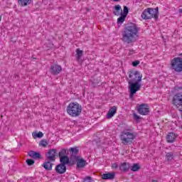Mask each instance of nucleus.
Wrapping results in <instances>:
<instances>
[{
	"label": "nucleus",
	"mask_w": 182,
	"mask_h": 182,
	"mask_svg": "<svg viewBox=\"0 0 182 182\" xmlns=\"http://www.w3.org/2000/svg\"><path fill=\"white\" fill-rule=\"evenodd\" d=\"M129 77L127 79L128 82V89L129 92V98L133 99L134 97V95L141 89V85L140 82H141V78L143 75L140 74L139 71H129Z\"/></svg>",
	"instance_id": "1"
},
{
	"label": "nucleus",
	"mask_w": 182,
	"mask_h": 182,
	"mask_svg": "<svg viewBox=\"0 0 182 182\" xmlns=\"http://www.w3.org/2000/svg\"><path fill=\"white\" fill-rule=\"evenodd\" d=\"M139 31L140 28L136 23H131L127 24L122 31V41L124 43H133L137 41L139 38Z\"/></svg>",
	"instance_id": "2"
},
{
	"label": "nucleus",
	"mask_w": 182,
	"mask_h": 182,
	"mask_svg": "<svg viewBox=\"0 0 182 182\" xmlns=\"http://www.w3.org/2000/svg\"><path fill=\"white\" fill-rule=\"evenodd\" d=\"M120 139L122 144L128 146V144H132V143H133V140L136 139V135L132 129H127L121 132Z\"/></svg>",
	"instance_id": "3"
},
{
	"label": "nucleus",
	"mask_w": 182,
	"mask_h": 182,
	"mask_svg": "<svg viewBox=\"0 0 182 182\" xmlns=\"http://www.w3.org/2000/svg\"><path fill=\"white\" fill-rule=\"evenodd\" d=\"M67 113L71 117H79L82 113V105L76 102H70L67 107Z\"/></svg>",
	"instance_id": "4"
},
{
	"label": "nucleus",
	"mask_w": 182,
	"mask_h": 182,
	"mask_svg": "<svg viewBox=\"0 0 182 182\" xmlns=\"http://www.w3.org/2000/svg\"><path fill=\"white\" fill-rule=\"evenodd\" d=\"M179 57H176L171 61V69L177 73L182 72V53L178 55Z\"/></svg>",
	"instance_id": "5"
},
{
	"label": "nucleus",
	"mask_w": 182,
	"mask_h": 182,
	"mask_svg": "<svg viewBox=\"0 0 182 182\" xmlns=\"http://www.w3.org/2000/svg\"><path fill=\"white\" fill-rule=\"evenodd\" d=\"M141 16L142 19H145L146 21H147V19H151V18H154L156 21L159 19V16H157V14H156L154 11V9L151 8H148L147 9L144 10Z\"/></svg>",
	"instance_id": "6"
},
{
	"label": "nucleus",
	"mask_w": 182,
	"mask_h": 182,
	"mask_svg": "<svg viewBox=\"0 0 182 182\" xmlns=\"http://www.w3.org/2000/svg\"><path fill=\"white\" fill-rule=\"evenodd\" d=\"M136 110L139 114L141 116H147L150 113V108H149V105L147 104H141L136 107Z\"/></svg>",
	"instance_id": "7"
},
{
	"label": "nucleus",
	"mask_w": 182,
	"mask_h": 182,
	"mask_svg": "<svg viewBox=\"0 0 182 182\" xmlns=\"http://www.w3.org/2000/svg\"><path fill=\"white\" fill-rule=\"evenodd\" d=\"M56 156H58V150L56 149H50L46 155L47 160L50 161H55Z\"/></svg>",
	"instance_id": "8"
},
{
	"label": "nucleus",
	"mask_w": 182,
	"mask_h": 182,
	"mask_svg": "<svg viewBox=\"0 0 182 182\" xmlns=\"http://www.w3.org/2000/svg\"><path fill=\"white\" fill-rule=\"evenodd\" d=\"M69 152L70 154V161H73L76 160V159H78V157H80V156H77L79 154V148L77 147H72L69 149Z\"/></svg>",
	"instance_id": "9"
},
{
	"label": "nucleus",
	"mask_w": 182,
	"mask_h": 182,
	"mask_svg": "<svg viewBox=\"0 0 182 182\" xmlns=\"http://www.w3.org/2000/svg\"><path fill=\"white\" fill-rule=\"evenodd\" d=\"M73 163H77V168H83L87 163H86V160L83 159V158L79 156L75 160L72 161Z\"/></svg>",
	"instance_id": "10"
},
{
	"label": "nucleus",
	"mask_w": 182,
	"mask_h": 182,
	"mask_svg": "<svg viewBox=\"0 0 182 182\" xmlns=\"http://www.w3.org/2000/svg\"><path fill=\"white\" fill-rule=\"evenodd\" d=\"M50 72L52 75H59L62 72V67L58 65H52L50 68Z\"/></svg>",
	"instance_id": "11"
},
{
	"label": "nucleus",
	"mask_w": 182,
	"mask_h": 182,
	"mask_svg": "<svg viewBox=\"0 0 182 182\" xmlns=\"http://www.w3.org/2000/svg\"><path fill=\"white\" fill-rule=\"evenodd\" d=\"M55 170L58 174H65V173H66V165L62 164H58L55 166Z\"/></svg>",
	"instance_id": "12"
},
{
	"label": "nucleus",
	"mask_w": 182,
	"mask_h": 182,
	"mask_svg": "<svg viewBox=\"0 0 182 182\" xmlns=\"http://www.w3.org/2000/svg\"><path fill=\"white\" fill-rule=\"evenodd\" d=\"M178 136V135L171 132L166 136V141L168 143H174V141H176V139H177Z\"/></svg>",
	"instance_id": "13"
},
{
	"label": "nucleus",
	"mask_w": 182,
	"mask_h": 182,
	"mask_svg": "<svg viewBox=\"0 0 182 182\" xmlns=\"http://www.w3.org/2000/svg\"><path fill=\"white\" fill-rule=\"evenodd\" d=\"M28 154L31 159H34L35 160H41V159H42V155H41L39 152L30 151L28 152Z\"/></svg>",
	"instance_id": "14"
},
{
	"label": "nucleus",
	"mask_w": 182,
	"mask_h": 182,
	"mask_svg": "<svg viewBox=\"0 0 182 182\" xmlns=\"http://www.w3.org/2000/svg\"><path fill=\"white\" fill-rule=\"evenodd\" d=\"M52 161H53L47 159L43 164L42 167H43L47 171H50L52 170V167H53V164H52Z\"/></svg>",
	"instance_id": "15"
},
{
	"label": "nucleus",
	"mask_w": 182,
	"mask_h": 182,
	"mask_svg": "<svg viewBox=\"0 0 182 182\" xmlns=\"http://www.w3.org/2000/svg\"><path fill=\"white\" fill-rule=\"evenodd\" d=\"M114 177H116L114 172L103 173L102 175V180H114Z\"/></svg>",
	"instance_id": "16"
},
{
	"label": "nucleus",
	"mask_w": 182,
	"mask_h": 182,
	"mask_svg": "<svg viewBox=\"0 0 182 182\" xmlns=\"http://www.w3.org/2000/svg\"><path fill=\"white\" fill-rule=\"evenodd\" d=\"M90 82H92V87H96L97 86H99V84L100 83V77L94 75L92 77Z\"/></svg>",
	"instance_id": "17"
},
{
	"label": "nucleus",
	"mask_w": 182,
	"mask_h": 182,
	"mask_svg": "<svg viewBox=\"0 0 182 182\" xmlns=\"http://www.w3.org/2000/svg\"><path fill=\"white\" fill-rule=\"evenodd\" d=\"M117 112V107L116 106L111 107L107 114V119H112V117H113V116L116 114Z\"/></svg>",
	"instance_id": "18"
},
{
	"label": "nucleus",
	"mask_w": 182,
	"mask_h": 182,
	"mask_svg": "<svg viewBox=\"0 0 182 182\" xmlns=\"http://www.w3.org/2000/svg\"><path fill=\"white\" fill-rule=\"evenodd\" d=\"M130 168V164L127 162H124L119 166V170H121V171H123L124 173H127V171H129Z\"/></svg>",
	"instance_id": "19"
},
{
	"label": "nucleus",
	"mask_w": 182,
	"mask_h": 182,
	"mask_svg": "<svg viewBox=\"0 0 182 182\" xmlns=\"http://www.w3.org/2000/svg\"><path fill=\"white\" fill-rule=\"evenodd\" d=\"M122 12H123V10L122 9V6L119 4L114 6V10H113V14L116 16H120L122 15Z\"/></svg>",
	"instance_id": "20"
},
{
	"label": "nucleus",
	"mask_w": 182,
	"mask_h": 182,
	"mask_svg": "<svg viewBox=\"0 0 182 182\" xmlns=\"http://www.w3.org/2000/svg\"><path fill=\"white\" fill-rule=\"evenodd\" d=\"M60 164L66 166V164H69V163H70V160L69 159V157L68 156H63L60 158Z\"/></svg>",
	"instance_id": "21"
},
{
	"label": "nucleus",
	"mask_w": 182,
	"mask_h": 182,
	"mask_svg": "<svg viewBox=\"0 0 182 182\" xmlns=\"http://www.w3.org/2000/svg\"><path fill=\"white\" fill-rule=\"evenodd\" d=\"M31 2L32 0H18V4L21 6H28V5H31Z\"/></svg>",
	"instance_id": "22"
},
{
	"label": "nucleus",
	"mask_w": 182,
	"mask_h": 182,
	"mask_svg": "<svg viewBox=\"0 0 182 182\" xmlns=\"http://www.w3.org/2000/svg\"><path fill=\"white\" fill-rule=\"evenodd\" d=\"M76 59L79 62L80 60H82V56H83V50L77 48L76 50Z\"/></svg>",
	"instance_id": "23"
},
{
	"label": "nucleus",
	"mask_w": 182,
	"mask_h": 182,
	"mask_svg": "<svg viewBox=\"0 0 182 182\" xmlns=\"http://www.w3.org/2000/svg\"><path fill=\"white\" fill-rule=\"evenodd\" d=\"M32 136L33 139H42L43 137V133L39 132H33Z\"/></svg>",
	"instance_id": "24"
},
{
	"label": "nucleus",
	"mask_w": 182,
	"mask_h": 182,
	"mask_svg": "<svg viewBox=\"0 0 182 182\" xmlns=\"http://www.w3.org/2000/svg\"><path fill=\"white\" fill-rule=\"evenodd\" d=\"M165 157L168 161H171V160H173V159H174V153L167 152Z\"/></svg>",
	"instance_id": "25"
},
{
	"label": "nucleus",
	"mask_w": 182,
	"mask_h": 182,
	"mask_svg": "<svg viewBox=\"0 0 182 182\" xmlns=\"http://www.w3.org/2000/svg\"><path fill=\"white\" fill-rule=\"evenodd\" d=\"M140 170V165L139 164H134L131 167L132 171H139Z\"/></svg>",
	"instance_id": "26"
},
{
	"label": "nucleus",
	"mask_w": 182,
	"mask_h": 182,
	"mask_svg": "<svg viewBox=\"0 0 182 182\" xmlns=\"http://www.w3.org/2000/svg\"><path fill=\"white\" fill-rule=\"evenodd\" d=\"M126 18H127L126 16L120 14V17L117 18V23H123L126 21Z\"/></svg>",
	"instance_id": "27"
},
{
	"label": "nucleus",
	"mask_w": 182,
	"mask_h": 182,
	"mask_svg": "<svg viewBox=\"0 0 182 182\" xmlns=\"http://www.w3.org/2000/svg\"><path fill=\"white\" fill-rule=\"evenodd\" d=\"M66 151H68V150L65 149H61L58 154V157L60 159L61 157L66 156Z\"/></svg>",
	"instance_id": "28"
},
{
	"label": "nucleus",
	"mask_w": 182,
	"mask_h": 182,
	"mask_svg": "<svg viewBox=\"0 0 182 182\" xmlns=\"http://www.w3.org/2000/svg\"><path fill=\"white\" fill-rule=\"evenodd\" d=\"M129 14V7L127 6H124V10L121 13V15H124V16H127Z\"/></svg>",
	"instance_id": "29"
},
{
	"label": "nucleus",
	"mask_w": 182,
	"mask_h": 182,
	"mask_svg": "<svg viewBox=\"0 0 182 182\" xmlns=\"http://www.w3.org/2000/svg\"><path fill=\"white\" fill-rule=\"evenodd\" d=\"M82 182H95V181H93V178H92V177L86 176Z\"/></svg>",
	"instance_id": "30"
},
{
	"label": "nucleus",
	"mask_w": 182,
	"mask_h": 182,
	"mask_svg": "<svg viewBox=\"0 0 182 182\" xmlns=\"http://www.w3.org/2000/svg\"><path fill=\"white\" fill-rule=\"evenodd\" d=\"M26 163L28 166H33V164H35V161H33V159H27Z\"/></svg>",
	"instance_id": "31"
},
{
	"label": "nucleus",
	"mask_w": 182,
	"mask_h": 182,
	"mask_svg": "<svg viewBox=\"0 0 182 182\" xmlns=\"http://www.w3.org/2000/svg\"><path fill=\"white\" fill-rule=\"evenodd\" d=\"M41 145L43 146V147H46V146H48V141H46V140H42L41 141Z\"/></svg>",
	"instance_id": "32"
},
{
	"label": "nucleus",
	"mask_w": 182,
	"mask_h": 182,
	"mask_svg": "<svg viewBox=\"0 0 182 182\" xmlns=\"http://www.w3.org/2000/svg\"><path fill=\"white\" fill-rule=\"evenodd\" d=\"M138 65H140V61L135 60L132 62V66H134V68H136V66H137Z\"/></svg>",
	"instance_id": "33"
},
{
	"label": "nucleus",
	"mask_w": 182,
	"mask_h": 182,
	"mask_svg": "<svg viewBox=\"0 0 182 182\" xmlns=\"http://www.w3.org/2000/svg\"><path fill=\"white\" fill-rule=\"evenodd\" d=\"M133 116H134V120H140V117L139 115H137V114L134 113Z\"/></svg>",
	"instance_id": "34"
},
{
	"label": "nucleus",
	"mask_w": 182,
	"mask_h": 182,
	"mask_svg": "<svg viewBox=\"0 0 182 182\" xmlns=\"http://www.w3.org/2000/svg\"><path fill=\"white\" fill-rule=\"evenodd\" d=\"M118 167H119V166L116 163L113 164L112 166V168H117Z\"/></svg>",
	"instance_id": "35"
},
{
	"label": "nucleus",
	"mask_w": 182,
	"mask_h": 182,
	"mask_svg": "<svg viewBox=\"0 0 182 182\" xmlns=\"http://www.w3.org/2000/svg\"><path fill=\"white\" fill-rule=\"evenodd\" d=\"M134 50H129V56H131L132 55H134Z\"/></svg>",
	"instance_id": "36"
},
{
	"label": "nucleus",
	"mask_w": 182,
	"mask_h": 182,
	"mask_svg": "<svg viewBox=\"0 0 182 182\" xmlns=\"http://www.w3.org/2000/svg\"><path fill=\"white\" fill-rule=\"evenodd\" d=\"M114 2H120L121 0H112Z\"/></svg>",
	"instance_id": "37"
},
{
	"label": "nucleus",
	"mask_w": 182,
	"mask_h": 182,
	"mask_svg": "<svg viewBox=\"0 0 182 182\" xmlns=\"http://www.w3.org/2000/svg\"><path fill=\"white\" fill-rule=\"evenodd\" d=\"M156 12H159V8L156 9Z\"/></svg>",
	"instance_id": "38"
},
{
	"label": "nucleus",
	"mask_w": 182,
	"mask_h": 182,
	"mask_svg": "<svg viewBox=\"0 0 182 182\" xmlns=\"http://www.w3.org/2000/svg\"><path fill=\"white\" fill-rule=\"evenodd\" d=\"M152 182H158L157 180H153Z\"/></svg>",
	"instance_id": "39"
},
{
	"label": "nucleus",
	"mask_w": 182,
	"mask_h": 182,
	"mask_svg": "<svg viewBox=\"0 0 182 182\" xmlns=\"http://www.w3.org/2000/svg\"><path fill=\"white\" fill-rule=\"evenodd\" d=\"M2 19V17L0 16V22H1V20Z\"/></svg>",
	"instance_id": "40"
}]
</instances>
